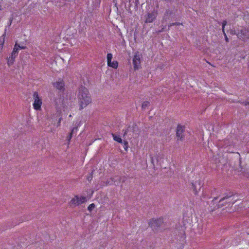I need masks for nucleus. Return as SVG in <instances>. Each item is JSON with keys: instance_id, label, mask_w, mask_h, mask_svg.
Segmentation results:
<instances>
[{"instance_id": "7", "label": "nucleus", "mask_w": 249, "mask_h": 249, "mask_svg": "<svg viewBox=\"0 0 249 249\" xmlns=\"http://www.w3.org/2000/svg\"><path fill=\"white\" fill-rule=\"evenodd\" d=\"M87 201V198L86 196H75L71 200V203L77 206H79Z\"/></svg>"}, {"instance_id": "21", "label": "nucleus", "mask_w": 249, "mask_h": 249, "mask_svg": "<svg viewBox=\"0 0 249 249\" xmlns=\"http://www.w3.org/2000/svg\"><path fill=\"white\" fill-rule=\"evenodd\" d=\"M231 196H230L224 197L221 198L219 200V202H222V201H223L225 199H228L230 201V200L231 199Z\"/></svg>"}, {"instance_id": "17", "label": "nucleus", "mask_w": 249, "mask_h": 249, "mask_svg": "<svg viewBox=\"0 0 249 249\" xmlns=\"http://www.w3.org/2000/svg\"><path fill=\"white\" fill-rule=\"evenodd\" d=\"M149 102L148 101H144L142 103V107L143 109H145L149 105Z\"/></svg>"}, {"instance_id": "9", "label": "nucleus", "mask_w": 249, "mask_h": 249, "mask_svg": "<svg viewBox=\"0 0 249 249\" xmlns=\"http://www.w3.org/2000/svg\"><path fill=\"white\" fill-rule=\"evenodd\" d=\"M112 58V54L110 53H108L107 54V64L108 66L112 67L114 69H117L118 67V63L117 61H113L111 62Z\"/></svg>"}, {"instance_id": "8", "label": "nucleus", "mask_w": 249, "mask_h": 249, "mask_svg": "<svg viewBox=\"0 0 249 249\" xmlns=\"http://www.w3.org/2000/svg\"><path fill=\"white\" fill-rule=\"evenodd\" d=\"M185 130V126L178 124L176 130V136L178 140L182 141L184 138L183 132Z\"/></svg>"}, {"instance_id": "19", "label": "nucleus", "mask_w": 249, "mask_h": 249, "mask_svg": "<svg viewBox=\"0 0 249 249\" xmlns=\"http://www.w3.org/2000/svg\"><path fill=\"white\" fill-rule=\"evenodd\" d=\"M95 207V205L94 203L90 204L88 207V210L89 211H91Z\"/></svg>"}, {"instance_id": "23", "label": "nucleus", "mask_w": 249, "mask_h": 249, "mask_svg": "<svg viewBox=\"0 0 249 249\" xmlns=\"http://www.w3.org/2000/svg\"><path fill=\"white\" fill-rule=\"evenodd\" d=\"M130 128V127H128L126 130H123V132H124L123 135H124V136H125L127 134V133H128V131H129Z\"/></svg>"}, {"instance_id": "27", "label": "nucleus", "mask_w": 249, "mask_h": 249, "mask_svg": "<svg viewBox=\"0 0 249 249\" xmlns=\"http://www.w3.org/2000/svg\"><path fill=\"white\" fill-rule=\"evenodd\" d=\"M217 199V198L216 197H215L214 199L213 200V202H214L215 201V200H216Z\"/></svg>"}, {"instance_id": "12", "label": "nucleus", "mask_w": 249, "mask_h": 249, "mask_svg": "<svg viewBox=\"0 0 249 249\" xmlns=\"http://www.w3.org/2000/svg\"><path fill=\"white\" fill-rule=\"evenodd\" d=\"M79 125V124H78L76 126L73 127L72 129L71 130L70 133H69V135L67 137V145L68 146L70 144V141L71 139V138L73 136H76L77 134V132L78 131V128Z\"/></svg>"}, {"instance_id": "14", "label": "nucleus", "mask_w": 249, "mask_h": 249, "mask_svg": "<svg viewBox=\"0 0 249 249\" xmlns=\"http://www.w3.org/2000/svg\"><path fill=\"white\" fill-rule=\"evenodd\" d=\"M226 24H227V21L226 20H224L222 22V31H223V34L224 35L226 41L227 42H229V39H228V38L226 33H225V26L226 25Z\"/></svg>"}, {"instance_id": "28", "label": "nucleus", "mask_w": 249, "mask_h": 249, "mask_svg": "<svg viewBox=\"0 0 249 249\" xmlns=\"http://www.w3.org/2000/svg\"><path fill=\"white\" fill-rule=\"evenodd\" d=\"M11 22H12V20H11L10 21V25L11 24Z\"/></svg>"}, {"instance_id": "30", "label": "nucleus", "mask_w": 249, "mask_h": 249, "mask_svg": "<svg viewBox=\"0 0 249 249\" xmlns=\"http://www.w3.org/2000/svg\"><path fill=\"white\" fill-rule=\"evenodd\" d=\"M63 103H64V102H65V101H64V99H63Z\"/></svg>"}, {"instance_id": "4", "label": "nucleus", "mask_w": 249, "mask_h": 249, "mask_svg": "<svg viewBox=\"0 0 249 249\" xmlns=\"http://www.w3.org/2000/svg\"><path fill=\"white\" fill-rule=\"evenodd\" d=\"M142 57V54L140 52H136L135 53L133 58V64L135 70H138L141 67V60Z\"/></svg>"}, {"instance_id": "25", "label": "nucleus", "mask_w": 249, "mask_h": 249, "mask_svg": "<svg viewBox=\"0 0 249 249\" xmlns=\"http://www.w3.org/2000/svg\"><path fill=\"white\" fill-rule=\"evenodd\" d=\"M180 24H181L178 22L172 23L170 25V26H174V25H179Z\"/></svg>"}, {"instance_id": "6", "label": "nucleus", "mask_w": 249, "mask_h": 249, "mask_svg": "<svg viewBox=\"0 0 249 249\" xmlns=\"http://www.w3.org/2000/svg\"><path fill=\"white\" fill-rule=\"evenodd\" d=\"M33 96L34 100V102L33 103L34 108L37 110H40L42 104V99L39 98L37 92H35Z\"/></svg>"}, {"instance_id": "15", "label": "nucleus", "mask_w": 249, "mask_h": 249, "mask_svg": "<svg viewBox=\"0 0 249 249\" xmlns=\"http://www.w3.org/2000/svg\"><path fill=\"white\" fill-rule=\"evenodd\" d=\"M112 137L113 138V140L117 142H118L119 143H122L123 142L122 140V139L120 137L116 136V135H115L113 133H112Z\"/></svg>"}, {"instance_id": "5", "label": "nucleus", "mask_w": 249, "mask_h": 249, "mask_svg": "<svg viewBox=\"0 0 249 249\" xmlns=\"http://www.w3.org/2000/svg\"><path fill=\"white\" fill-rule=\"evenodd\" d=\"M18 43H16L14 46L13 50L11 53V56L7 58V64L9 66H11L14 62L15 58L18 53V48L17 47Z\"/></svg>"}, {"instance_id": "24", "label": "nucleus", "mask_w": 249, "mask_h": 249, "mask_svg": "<svg viewBox=\"0 0 249 249\" xmlns=\"http://www.w3.org/2000/svg\"><path fill=\"white\" fill-rule=\"evenodd\" d=\"M17 47L19 49H25L26 48V46H20L19 44H18V46Z\"/></svg>"}, {"instance_id": "1", "label": "nucleus", "mask_w": 249, "mask_h": 249, "mask_svg": "<svg viewBox=\"0 0 249 249\" xmlns=\"http://www.w3.org/2000/svg\"><path fill=\"white\" fill-rule=\"evenodd\" d=\"M80 109H83L92 102V99L88 89L81 86L77 94Z\"/></svg>"}, {"instance_id": "10", "label": "nucleus", "mask_w": 249, "mask_h": 249, "mask_svg": "<svg viewBox=\"0 0 249 249\" xmlns=\"http://www.w3.org/2000/svg\"><path fill=\"white\" fill-rule=\"evenodd\" d=\"M202 185L199 181H196L192 183V189L194 194L196 195L199 192Z\"/></svg>"}, {"instance_id": "3", "label": "nucleus", "mask_w": 249, "mask_h": 249, "mask_svg": "<svg viewBox=\"0 0 249 249\" xmlns=\"http://www.w3.org/2000/svg\"><path fill=\"white\" fill-rule=\"evenodd\" d=\"M238 38L242 40H245L249 38V30L246 28H242L238 30L237 32H235Z\"/></svg>"}, {"instance_id": "11", "label": "nucleus", "mask_w": 249, "mask_h": 249, "mask_svg": "<svg viewBox=\"0 0 249 249\" xmlns=\"http://www.w3.org/2000/svg\"><path fill=\"white\" fill-rule=\"evenodd\" d=\"M157 14V11L155 10H154L151 13H148L147 14L145 22L147 23L152 22L156 19Z\"/></svg>"}, {"instance_id": "26", "label": "nucleus", "mask_w": 249, "mask_h": 249, "mask_svg": "<svg viewBox=\"0 0 249 249\" xmlns=\"http://www.w3.org/2000/svg\"><path fill=\"white\" fill-rule=\"evenodd\" d=\"M61 117H60V118L59 119V120H58V126H60V124H61Z\"/></svg>"}, {"instance_id": "13", "label": "nucleus", "mask_w": 249, "mask_h": 249, "mask_svg": "<svg viewBox=\"0 0 249 249\" xmlns=\"http://www.w3.org/2000/svg\"><path fill=\"white\" fill-rule=\"evenodd\" d=\"M53 86L58 89H62V81H57L53 83Z\"/></svg>"}, {"instance_id": "22", "label": "nucleus", "mask_w": 249, "mask_h": 249, "mask_svg": "<svg viewBox=\"0 0 249 249\" xmlns=\"http://www.w3.org/2000/svg\"><path fill=\"white\" fill-rule=\"evenodd\" d=\"M4 43V37L1 36L0 37V45L2 47Z\"/></svg>"}, {"instance_id": "2", "label": "nucleus", "mask_w": 249, "mask_h": 249, "mask_svg": "<svg viewBox=\"0 0 249 249\" xmlns=\"http://www.w3.org/2000/svg\"><path fill=\"white\" fill-rule=\"evenodd\" d=\"M162 224L163 219L162 218H159L157 219L153 218L149 222V226L153 230L155 231H158Z\"/></svg>"}, {"instance_id": "20", "label": "nucleus", "mask_w": 249, "mask_h": 249, "mask_svg": "<svg viewBox=\"0 0 249 249\" xmlns=\"http://www.w3.org/2000/svg\"><path fill=\"white\" fill-rule=\"evenodd\" d=\"M186 236L184 233V231H183L181 236L179 237V240L182 242H183L185 239Z\"/></svg>"}, {"instance_id": "29", "label": "nucleus", "mask_w": 249, "mask_h": 249, "mask_svg": "<svg viewBox=\"0 0 249 249\" xmlns=\"http://www.w3.org/2000/svg\"><path fill=\"white\" fill-rule=\"evenodd\" d=\"M108 183L109 184H111L112 182L111 183H109V182H108Z\"/></svg>"}, {"instance_id": "18", "label": "nucleus", "mask_w": 249, "mask_h": 249, "mask_svg": "<svg viewBox=\"0 0 249 249\" xmlns=\"http://www.w3.org/2000/svg\"><path fill=\"white\" fill-rule=\"evenodd\" d=\"M123 144V147H124V148L125 150H127V149H128V142L127 141H124L122 143Z\"/></svg>"}, {"instance_id": "16", "label": "nucleus", "mask_w": 249, "mask_h": 249, "mask_svg": "<svg viewBox=\"0 0 249 249\" xmlns=\"http://www.w3.org/2000/svg\"><path fill=\"white\" fill-rule=\"evenodd\" d=\"M115 178H116V179H120V177L118 176H116L114 178H111L112 182H113V183H114V184L115 185H118L119 183L120 182V180H119L118 181V182H117V180L115 179Z\"/></svg>"}]
</instances>
